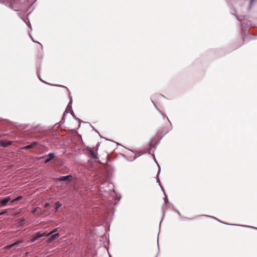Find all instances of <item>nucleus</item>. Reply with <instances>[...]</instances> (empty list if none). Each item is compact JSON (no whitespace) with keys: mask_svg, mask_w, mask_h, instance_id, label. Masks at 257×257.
Returning a JSON list of instances; mask_svg holds the SVG:
<instances>
[{"mask_svg":"<svg viewBox=\"0 0 257 257\" xmlns=\"http://www.w3.org/2000/svg\"><path fill=\"white\" fill-rule=\"evenodd\" d=\"M236 16L237 20L241 23V34L243 40L244 42L247 41L248 39H247V36H250L248 26L251 25V23L250 21L246 19L244 16H239L236 15Z\"/></svg>","mask_w":257,"mask_h":257,"instance_id":"nucleus-1","label":"nucleus"},{"mask_svg":"<svg viewBox=\"0 0 257 257\" xmlns=\"http://www.w3.org/2000/svg\"><path fill=\"white\" fill-rule=\"evenodd\" d=\"M0 3L5 5L7 7H8L10 9L15 11H18V9L19 8V6L16 3L15 1H13L11 2H9L8 1H0Z\"/></svg>","mask_w":257,"mask_h":257,"instance_id":"nucleus-2","label":"nucleus"},{"mask_svg":"<svg viewBox=\"0 0 257 257\" xmlns=\"http://www.w3.org/2000/svg\"><path fill=\"white\" fill-rule=\"evenodd\" d=\"M45 235H46V232H42L41 231L36 232L32 235L31 241L32 242H34L35 241L39 240L40 238L45 236Z\"/></svg>","mask_w":257,"mask_h":257,"instance_id":"nucleus-3","label":"nucleus"},{"mask_svg":"<svg viewBox=\"0 0 257 257\" xmlns=\"http://www.w3.org/2000/svg\"><path fill=\"white\" fill-rule=\"evenodd\" d=\"M46 157H48V158H46L44 161V163L45 164L51 161L52 159H53L55 158V156L54 153H50L46 155H44L39 157V159H44L46 158Z\"/></svg>","mask_w":257,"mask_h":257,"instance_id":"nucleus-4","label":"nucleus"},{"mask_svg":"<svg viewBox=\"0 0 257 257\" xmlns=\"http://www.w3.org/2000/svg\"><path fill=\"white\" fill-rule=\"evenodd\" d=\"M13 141L7 140H1L0 146L3 147H7L12 144Z\"/></svg>","mask_w":257,"mask_h":257,"instance_id":"nucleus-5","label":"nucleus"},{"mask_svg":"<svg viewBox=\"0 0 257 257\" xmlns=\"http://www.w3.org/2000/svg\"><path fill=\"white\" fill-rule=\"evenodd\" d=\"M38 144V142L36 141H34L32 142L30 145H27L23 147L24 150H29L31 149H33L36 147V145Z\"/></svg>","mask_w":257,"mask_h":257,"instance_id":"nucleus-6","label":"nucleus"},{"mask_svg":"<svg viewBox=\"0 0 257 257\" xmlns=\"http://www.w3.org/2000/svg\"><path fill=\"white\" fill-rule=\"evenodd\" d=\"M88 154L90 157L92 159H95L97 158V153H95L92 149H90L88 151Z\"/></svg>","mask_w":257,"mask_h":257,"instance_id":"nucleus-7","label":"nucleus"},{"mask_svg":"<svg viewBox=\"0 0 257 257\" xmlns=\"http://www.w3.org/2000/svg\"><path fill=\"white\" fill-rule=\"evenodd\" d=\"M10 200V198L9 197H5L3 199L0 200V206H6Z\"/></svg>","mask_w":257,"mask_h":257,"instance_id":"nucleus-8","label":"nucleus"},{"mask_svg":"<svg viewBox=\"0 0 257 257\" xmlns=\"http://www.w3.org/2000/svg\"><path fill=\"white\" fill-rule=\"evenodd\" d=\"M60 234L59 233H55L50 236L49 238V242H51L58 237L60 236Z\"/></svg>","mask_w":257,"mask_h":257,"instance_id":"nucleus-9","label":"nucleus"},{"mask_svg":"<svg viewBox=\"0 0 257 257\" xmlns=\"http://www.w3.org/2000/svg\"><path fill=\"white\" fill-rule=\"evenodd\" d=\"M71 177V175L61 176L59 177V180L60 181H66L67 180H70L69 179Z\"/></svg>","mask_w":257,"mask_h":257,"instance_id":"nucleus-10","label":"nucleus"},{"mask_svg":"<svg viewBox=\"0 0 257 257\" xmlns=\"http://www.w3.org/2000/svg\"><path fill=\"white\" fill-rule=\"evenodd\" d=\"M69 97H70V100L67 105V108L69 110H70L71 111L73 110L72 107V97L71 96H69Z\"/></svg>","mask_w":257,"mask_h":257,"instance_id":"nucleus-11","label":"nucleus"},{"mask_svg":"<svg viewBox=\"0 0 257 257\" xmlns=\"http://www.w3.org/2000/svg\"><path fill=\"white\" fill-rule=\"evenodd\" d=\"M225 224H228V225H230L239 226H242V227H243L252 228H254V229H257V227H255L251 226L243 225L234 224H227V223H225Z\"/></svg>","mask_w":257,"mask_h":257,"instance_id":"nucleus-12","label":"nucleus"},{"mask_svg":"<svg viewBox=\"0 0 257 257\" xmlns=\"http://www.w3.org/2000/svg\"><path fill=\"white\" fill-rule=\"evenodd\" d=\"M156 163H157V165H158V168H159V171H158V173H157V182L159 183V185H160V187H161V188H162V190L164 192V190H163V188H162V186H161V184H160V181H159V178H158V175H159V173H160V172L161 168H160V166L159 165V164H158L157 162H156Z\"/></svg>","mask_w":257,"mask_h":257,"instance_id":"nucleus-13","label":"nucleus"},{"mask_svg":"<svg viewBox=\"0 0 257 257\" xmlns=\"http://www.w3.org/2000/svg\"><path fill=\"white\" fill-rule=\"evenodd\" d=\"M70 113L71 114V115L73 116V117L76 120H77L78 122H83V123H85V122H83L82 121V120H81L79 118L77 117L75 114H74V111L73 110L71 111H70Z\"/></svg>","mask_w":257,"mask_h":257,"instance_id":"nucleus-14","label":"nucleus"},{"mask_svg":"<svg viewBox=\"0 0 257 257\" xmlns=\"http://www.w3.org/2000/svg\"><path fill=\"white\" fill-rule=\"evenodd\" d=\"M55 211H57L58 210V209L61 206L62 204L59 202V201H57L55 203Z\"/></svg>","mask_w":257,"mask_h":257,"instance_id":"nucleus-15","label":"nucleus"},{"mask_svg":"<svg viewBox=\"0 0 257 257\" xmlns=\"http://www.w3.org/2000/svg\"><path fill=\"white\" fill-rule=\"evenodd\" d=\"M154 147L153 146V142H151L149 144V148L148 149V152L149 153V154H151V149L152 148Z\"/></svg>","mask_w":257,"mask_h":257,"instance_id":"nucleus-16","label":"nucleus"},{"mask_svg":"<svg viewBox=\"0 0 257 257\" xmlns=\"http://www.w3.org/2000/svg\"><path fill=\"white\" fill-rule=\"evenodd\" d=\"M157 246H158V250H157V253H156V254L154 255V257H157L159 253L160 249H159L158 239H157Z\"/></svg>","mask_w":257,"mask_h":257,"instance_id":"nucleus-17","label":"nucleus"},{"mask_svg":"<svg viewBox=\"0 0 257 257\" xmlns=\"http://www.w3.org/2000/svg\"><path fill=\"white\" fill-rule=\"evenodd\" d=\"M43 83H45V84H46L47 85H51V86H59V87H64V86H62V85H54V84H50L48 82H45V81L43 80V82H42Z\"/></svg>","mask_w":257,"mask_h":257,"instance_id":"nucleus-18","label":"nucleus"},{"mask_svg":"<svg viewBox=\"0 0 257 257\" xmlns=\"http://www.w3.org/2000/svg\"><path fill=\"white\" fill-rule=\"evenodd\" d=\"M255 1V0H249V5L248 6V9L249 10L251 8L252 4L253 2Z\"/></svg>","mask_w":257,"mask_h":257,"instance_id":"nucleus-19","label":"nucleus"},{"mask_svg":"<svg viewBox=\"0 0 257 257\" xmlns=\"http://www.w3.org/2000/svg\"><path fill=\"white\" fill-rule=\"evenodd\" d=\"M22 198V196H18L13 200V202L19 201V200H21Z\"/></svg>","mask_w":257,"mask_h":257,"instance_id":"nucleus-20","label":"nucleus"},{"mask_svg":"<svg viewBox=\"0 0 257 257\" xmlns=\"http://www.w3.org/2000/svg\"><path fill=\"white\" fill-rule=\"evenodd\" d=\"M167 207V204H166V199H165V202L164 203L163 206H162V210L163 212H164L165 208Z\"/></svg>","mask_w":257,"mask_h":257,"instance_id":"nucleus-21","label":"nucleus"},{"mask_svg":"<svg viewBox=\"0 0 257 257\" xmlns=\"http://www.w3.org/2000/svg\"><path fill=\"white\" fill-rule=\"evenodd\" d=\"M202 216H208V217H212V218H213L214 219H216L218 221L221 222V223H224L223 222L220 221L219 219H217L216 217H213V216H209V215H202Z\"/></svg>","mask_w":257,"mask_h":257,"instance_id":"nucleus-22","label":"nucleus"},{"mask_svg":"<svg viewBox=\"0 0 257 257\" xmlns=\"http://www.w3.org/2000/svg\"><path fill=\"white\" fill-rule=\"evenodd\" d=\"M57 230V229H54L53 230L49 232V233H48L47 234H46V235L47 236H50V235H51L52 233H53L54 232H55Z\"/></svg>","mask_w":257,"mask_h":257,"instance_id":"nucleus-23","label":"nucleus"},{"mask_svg":"<svg viewBox=\"0 0 257 257\" xmlns=\"http://www.w3.org/2000/svg\"><path fill=\"white\" fill-rule=\"evenodd\" d=\"M159 112L162 115L163 118L165 119V117H166V116H165V114L161 110H159Z\"/></svg>","mask_w":257,"mask_h":257,"instance_id":"nucleus-24","label":"nucleus"},{"mask_svg":"<svg viewBox=\"0 0 257 257\" xmlns=\"http://www.w3.org/2000/svg\"><path fill=\"white\" fill-rule=\"evenodd\" d=\"M250 39H257V35H252L251 36Z\"/></svg>","mask_w":257,"mask_h":257,"instance_id":"nucleus-25","label":"nucleus"},{"mask_svg":"<svg viewBox=\"0 0 257 257\" xmlns=\"http://www.w3.org/2000/svg\"><path fill=\"white\" fill-rule=\"evenodd\" d=\"M68 111H66V110H65V111L64 112V114H63V116L62 117V119H64V117L65 116V115L68 114Z\"/></svg>","mask_w":257,"mask_h":257,"instance_id":"nucleus-26","label":"nucleus"},{"mask_svg":"<svg viewBox=\"0 0 257 257\" xmlns=\"http://www.w3.org/2000/svg\"><path fill=\"white\" fill-rule=\"evenodd\" d=\"M22 242V241H18L15 242L14 243H13L12 245L13 246L19 243H21Z\"/></svg>","mask_w":257,"mask_h":257,"instance_id":"nucleus-27","label":"nucleus"},{"mask_svg":"<svg viewBox=\"0 0 257 257\" xmlns=\"http://www.w3.org/2000/svg\"><path fill=\"white\" fill-rule=\"evenodd\" d=\"M90 125L92 127V130L93 131H94L96 133H98L99 136H100V134H99V133L98 132V131L96 130H95L91 124H90Z\"/></svg>","mask_w":257,"mask_h":257,"instance_id":"nucleus-28","label":"nucleus"},{"mask_svg":"<svg viewBox=\"0 0 257 257\" xmlns=\"http://www.w3.org/2000/svg\"><path fill=\"white\" fill-rule=\"evenodd\" d=\"M164 194H165L164 193ZM165 199H166V204H167V202H168V198H167V196H166V195H165V197H164V200H165Z\"/></svg>","mask_w":257,"mask_h":257,"instance_id":"nucleus-29","label":"nucleus"},{"mask_svg":"<svg viewBox=\"0 0 257 257\" xmlns=\"http://www.w3.org/2000/svg\"><path fill=\"white\" fill-rule=\"evenodd\" d=\"M38 76H39V78L40 79V80L42 82H43V80L42 79V78H41V77H40V74L39 73H38Z\"/></svg>","mask_w":257,"mask_h":257,"instance_id":"nucleus-30","label":"nucleus"},{"mask_svg":"<svg viewBox=\"0 0 257 257\" xmlns=\"http://www.w3.org/2000/svg\"><path fill=\"white\" fill-rule=\"evenodd\" d=\"M154 106H155V107L156 108V109H157L158 111H159V110H160L159 108H158V107L157 106V105H156L155 104H154Z\"/></svg>","mask_w":257,"mask_h":257,"instance_id":"nucleus-31","label":"nucleus"},{"mask_svg":"<svg viewBox=\"0 0 257 257\" xmlns=\"http://www.w3.org/2000/svg\"><path fill=\"white\" fill-rule=\"evenodd\" d=\"M33 42H35V43H39L40 45H41V46H42V44H41V43H40V42L35 41L34 40H33Z\"/></svg>","mask_w":257,"mask_h":257,"instance_id":"nucleus-32","label":"nucleus"},{"mask_svg":"<svg viewBox=\"0 0 257 257\" xmlns=\"http://www.w3.org/2000/svg\"><path fill=\"white\" fill-rule=\"evenodd\" d=\"M49 206V203H47L45 204V207H47Z\"/></svg>","mask_w":257,"mask_h":257,"instance_id":"nucleus-33","label":"nucleus"},{"mask_svg":"<svg viewBox=\"0 0 257 257\" xmlns=\"http://www.w3.org/2000/svg\"><path fill=\"white\" fill-rule=\"evenodd\" d=\"M177 210V212L178 213V214H179V215H180L181 217H183V216L181 215V213H180V212H179L178 210Z\"/></svg>","mask_w":257,"mask_h":257,"instance_id":"nucleus-34","label":"nucleus"},{"mask_svg":"<svg viewBox=\"0 0 257 257\" xmlns=\"http://www.w3.org/2000/svg\"><path fill=\"white\" fill-rule=\"evenodd\" d=\"M6 211H3V212H1V213H0V215H3V214H4L5 213H6Z\"/></svg>","mask_w":257,"mask_h":257,"instance_id":"nucleus-35","label":"nucleus"},{"mask_svg":"<svg viewBox=\"0 0 257 257\" xmlns=\"http://www.w3.org/2000/svg\"><path fill=\"white\" fill-rule=\"evenodd\" d=\"M167 119L169 121L170 124L172 125L171 122L170 120H169V119L168 118V117H167Z\"/></svg>","mask_w":257,"mask_h":257,"instance_id":"nucleus-36","label":"nucleus"},{"mask_svg":"<svg viewBox=\"0 0 257 257\" xmlns=\"http://www.w3.org/2000/svg\"><path fill=\"white\" fill-rule=\"evenodd\" d=\"M170 205H171V207H172L174 209H175V207H174V206L173 205V204H171Z\"/></svg>","mask_w":257,"mask_h":257,"instance_id":"nucleus-37","label":"nucleus"},{"mask_svg":"<svg viewBox=\"0 0 257 257\" xmlns=\"http://www.w3.org/2000/svg\"><path fill=\"white\" fill-rule=\"evenodd\" d=\"M31 14V12H30L29 13H28V14L27 15V17H28V16H29V15Z\"/></svg>","mask_w":257,"mask_h":257,"instance_id":"nucleus-38","label":"nucleus"},{"mask_svg":"<svg viewBox=\"0 0 257 257\" xmlns=\"http://www.w3.org/2000/svg\"><path fill=\"white\" fill-rule=\"evenodd\" d=\"M152 102L153 104L154 105L155 103L154 102V101L152 100Z\"/></svg>","mask_w":257,"mask_h":257,"instance_id":"nucleus-39","label":"nucleus"},{"mask_svg":"<svg viewBox=\"0 0 257 257\" xmlns=\"http://www.w3.org/2000/svg\"><path fill=\"white\" fill-rule=\"evenodd\" d=\"M161 96L164 97V96L163 94L160 95Z\"/></svg>","mask_w":257,"mask_h":257,"instance_id":"nucleus-40","label":"nucleus"},{"mask_svg":"<svg viewBox=\"0 0 257 257\" xmlns=\"http://www.w3.org/2000/svg\"><path fill=\"white\" fill-rule=\"evenodd\" d=\"M34 257H38V256H34Z\"/></svg>","mask_w":257,"mask_h":257,"instance_id":"nucleus-41","label":"nucleus"}]
</instances>
